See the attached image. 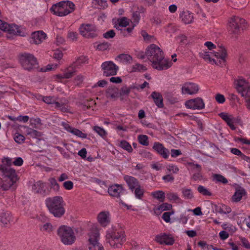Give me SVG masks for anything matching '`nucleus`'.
Instances as JSON below:
<instances>
[{
  "mask_svg": "<svg viewBox=\"0 0 250 250\" xmlns=\"http://www.w3.org/2000/svg\"><path fill=\"white\" fill-rule=\"evenodd\" d=\"M213 55L217 59H220L219 61H216L219 64L218 65H223L226 62V58L227 56V53L226 49L222 46H219L217 51L214 52Z\"/></svg>",
  "mask_w": 250,
  "mask_h": 250,
  "instance_id": "obj_17",
  "label": "nucleus"
},
{
  "mask_svg": "<svg viewBox=\"0 0 250 250\" xmlns=\"http://www.w3.org/2000/svg\"><path fill=\"white\" fill-rule=\"evenodd\" d=\"M89 250H104L103 247L98 242L99 237V230L95 226H93L89 233Z\"/></svg>",
  "mask_w": 250,
  "mask_h": 250,
  "instance_id": "obj_9",
  "label": "nucleus"
},
{
  "mask_svg": "<svg viewBox=\"0 0 250 250\" xmlns=\"http://www.w3.org/2000/svg\"><path fill=\"white\" fill-rule=\"evenodd\" d=\"M119 146L129 153H131L133 151V149L131 145L125 140L121 141Z\"/></svg>",
  "mask_w": 250,
  "mask_h": 250,
  "instance_id": "obj_36",
  "label": "nucleus"
},
{
  "mask_svg": "<svg viewBox=\"0 0 250 250\" xmlns=\"http://www.w3.org/2000/svg\"><path fill=\"white\" fill-rule=\"evenodd\" d=\"M19 61L24 69L30 71L38 67V63L34 56L30 53H21L19 56Z\"/></svg>",
  "mask_w": 250,
  "mask_h": 250,
  "instance_id": "obj_7",
  "label": "nucleus"
},
{
  "mask_svg": "<svg viewBox=\"0 0 250 250\" xmlns=\"http://www.w3.org/2000/svg\"><path fill=\"white\" fill-rule=\"evenodd\" d=\"M53 226L52 225L49 223H47L43 225H42L40 229L42 231H45L48 232H50L53 230Z\"/></svg>",
  "mask_w": 250,
  "mask_h": 250,
  "instance_id": "obj_51",
  "label": "nucleus"
},
{
  "mask_svg": "<svg viewBox=\"0 0 250 250\" xmlns=\"http://www.w3.org/2000/svg\"><path fill=\"white\" fill-rule=\"evenodd\" d=\"M116 34L113 30H110L103 34V37L105 39L113 38Z\"/></svg>",
  "mask_w": 250,
  "mask_h": 250,
  "instance_id": "obj_55",
  "label": "nucleus"
},
{
  "mask_svg": "<svg viewBox=\"0 0 250 250\" xmlns=\"http://www.w3.org/2000/svg\"><path fill=\"white\" fill-rule=\"evenodd\" d=\"M172 207V205L170 204L167 203H163L157 208L154 209V212L156 213H160L162 211L170 210Z\"/></svg>",
  "mask_w": 250,
  "mask_h": 250,
  "instance_id": "obj_31",
  "label": "nucleus"
},
{
  "mask_svg": "<svg viewBox=\"0 0 250 250\" xmlns=\"http://www.w3.org/2000/svg\"><path fill=\"white\" fill-rule=\"evenodd\" d=\"M215 99L216 101L219 104H223L225 101V98L224 96L219 93L216 94Z\"/></svg>",
  "mask_w": 250,
  "mask_h": 250,
  "instance_id": "obj_57",
  "label": "nucleus"
},
{
  "mask_svg": "<svg viewBox=\"0 0 250 250\" xmlns=\"http://www.w3.org/2000/svg\"><path fill=\"white\" fill-rule=\"evenodd\" d=\"M199 54H200V57H202L203 59H204L205 60H208L209 61V62H213L214 63L216 64V65H219V64L217 63L216 60L211 58L208 52L204 51L202 52H200L199 53Z\"/></svg>",
  "mask_w": 250,
  "mask_h": 250,
  "instance_id": "obj_39",
  "label": "nucleus"
},
{
  "mask_svg": "<svg viewBox=\"0 0 250 250\" xmlns=\"http://www.w3.org/2000/svg\"><path fill=\"white\" fill-rule=\"evenodd\" d=\"M134 194L136 198L142 199L144 196V189L141 187V185L138 186L133 190Z\"/></svg>",
  "mask_w": 250,
  "mask_h": 250,
  "instance_id": "obj_34",
  "label": "nucleus"
},
{
  "mask_svg": "<svg viewBox=\"0 0 250 250\" xmlns=\"http://www.w3.org/2000/svg\"><path fill=\"white\" fill-rule=\"evenodd\" d=\"M109 216V212L107 211L100 212L97 216L98 222L102 226L106 227L110 222Z\"/></svg>",
  "mask_w": 250,
  "mask_h": 250,
  "instance_id": "obj_20",
  "label": "nucleus"
},
{
  "mask_svg": "<svg viewBox=\"0 0 250 250\" xmlns=\"http://www.w3.org/2000/svg\"><path fill=\"white\" fill-rule=\"evenodd\" d=\"M219 115L227 123V125L232 130H235L236 129L235 126L233 125L235 122V118H234L232 115H229L227 113L225 112H222L220 113Z\"/></svg>",
  "mask_w": 250,
  "mask_h": 250,
  "instance_id": "obj_22",
  "label": "nucleus"
},
{
  "mask_svg": "<svg viewBox=\"0 0 250 250\" xmlns=\"http://www.w3.org/2000/svg\"><path fill=\"white\" fill-rule=\"evenodd\" d=\"M57 233L61 241L64 245H71L75 241L74 232L70 227L62 226L58 229Z\"/></svg>",
  "mask_w": 250,
  "mask_h": 250,
  "instance_id": "obj_6",
  "label": "nucleus"
},
{
  "mask_svg": "<svg viewBox=\"0 0 250 250\" xmlns=\"http://www.w3.org/2000/svg\"><path fill=\"white\" fill-rule=\"evenodd\" d=\"M63 185L64 188L67 190L72 189L73 188V183L71 181L64 182Z\"/></svg>",
  "mask_w": 250,
  "mask_h": 250,
  "instance_id": "obj_58",
  "label": "nucleus"
},
{
  "mask_svg": "<svg viewBox=\"0 0 250 250\" xmlns=\"http://www.w3.org/2000/svg\"><path fill=\"white\" fill-rule=\"evenodd\" d=\"M23 163V161L21 157L17 158L13 162V164L16 166H21Z\"/></svg>",
  "mask_w": 250,
  "mask_h": 250,
  "instance_id": "obj_62",
  "label": "nucleus"
},
{
  "mask_svg": "<svg viewBox=\"0 0 250 250\" xmlns=\"http://www.w3.org/2000/svg\"><path fill=\"white\" fill-rule=\"evenodd\" d=\"M71 133L82 138H86L87 136L86 134L83 133L81 130L76 128H73V129L71 131Z\"/></svg>",
  "mask_w": 250,
  "mask_h": 250,
  "instance_id": "obj_50",
  "label": "nucleus"
},
{
  "mask_svg": "<svg viewBox=\"0 0 250 250\" xmlns=\"http://www.w3.org/2000/svg\"><path fill=\"white\" fill-rule=\"evenodd\" d=\"M167 197L169 201H177L179 199L177 194L173 192L167 193Z\"/></svg>",
  "mask_w": 250,
  "mask_h": 250,
  "instance_id": "obj_54",
  "label": "nucleus"
},
{
  "mask_svg": "<svg viewBox=\"0 0 250 250\" xmlns=\"http://www.w3.org/2000/svg\"><path fill=\"white\" fill-rule=\"evenodd\" d=\"M106 97L116 100L119 97V89L115 86H109L106 90Z\"/></svg>",
  "mask_w": 250,
  "mask_h": 250,
  "instance_id": "obj_23",
  "label": "nucleus"
},
{
  "mask_svg": "<svg viewBox=\"0 0 250 250\" xmlns=\"http://www.w3.org/2000/svg\"><path fill=\"white\" fill-rule=\"evenodd\" d=\"M46 37V34L42 31H38L33 32L30 39V42L32 43L40 44Z\"/></svg>",
  "mask_w": 250,
  "mask_h": 250,
  "instance_id": "obj_19",
  "label": "nucleus"
},
{
  "mask_svg": "<svg viewBox=\"0 0 250 250\" xmlns=\"http://www.w3.org/2000/svg\"><path fill=\"white\" fill-rule=\"evenodd\" d=\"M110 45V43L107 42H104L99 44L97 45V48L101 51H104L108 49Z\"/></svg>",
  "mask_w": 250,
  "mask_h": 250,
  "instance_id": "obj_48",
  "label": "nucleus"
},
{
  "mask_svg": "<svg viewBox=\"0 0 250 250\" xmlns=\"http://www.w3.org/2000/svg\"><path fill=\"white\" fill-rule=\"evenodd\" d=\"M174 213L173 211L165 212L162 216V218L167 223L169 222L170 220V216Z\"/></svg>",
  "mask_w": 250,
  "mask_h": 250,
  "instance_id": "obj_56",
  "label": "nucleus"
},
{
  "mask_svg": "<svg viewBox=\"0 0 250 250\" xmlns=\"http://www.w3.org/2000/svg\"><path fill=\"white\" fill-rule=\"evenodd\" d=\"M213 180L216 182L226 184L228 183V180L223 175L219 174H215L213 175Z\"/></svg>",
  "mask_w": 250,
  "mask_h": 250,
  "instance_id": "obj_38",
  "label": "nucleus"
},
{
  "mask_svg": "<svg viewBox=\"0 0 250 250\" xmlns=\"http://www.w3.org/2000/svg\"><path fill=\"white\" fill-rule=\"evenodd\" d=\"M93 129L100 136L104 137L106 135V133L105 130L101 127L98 126H94Z\"/></svg>",
  "mask_w": 250,
  "mask_h": 250,
  "instance_id": "obj_53",
  "label": "nucleus"
},
{
  "mask_svg": "<svg viewBox=\"0 0 250 250\" xmlns=\"http://www.w3.org/2000/svg\"><path fill=\"white\" fill-rule=\"evenodd\" d=\"M45 187V183L42 181H39L34 184L33 186V190L36 193L45 196L46 194Z\"/></svg>",
  "mask_w": 250,
  "mask_h": 250,
  "instance_id": "obj_24",
  "label": "nucleus"
},
{
  "mask_svg": "<svg viewBox=\"0 0 250 250\" xmlns=\"http://www.w3.org/2000/svg\"><path fill=\"white\" fill-rule=\"evenodd\" d=\"M45 204L49 212L55 217H61L65 212L63 200L61 196H57L47 198L45 200Z\"/></svg>",
  "mask_w": 250,
  "mask_h": 250,
  "instance_id": "obj_3",
  "label": "nucleus"
},
{
  "mask_svg": "<svg viewBox=\"0 0 250 250\" xmlns=\"http://www.w3.org/2000/svg\"><path fill=\"white\" fill-rule=\"evenodd\" d=\"M151 96L153 98L154 103L158 108H161L164 107L163 98L161 93L154 91L151 93Z\"/></svg>",
  "mask_w": 250,
  "mask_h": 250,
  "instance_id": "obj_26",
  "label": "nucleus"
},
{
  "mask_svg": "<svg viewBox=\"0 0 250 250\" xmlns=\"http://www.w3.org/2000/svg\"><path fill=\"white\" fill-rule=\"evenodd\" d=\"M146 68L144 65L139 64L136 63L135 65H133L132 67L131 72H136V71H145L146 70Z\"/></svg>",
  "mask_w": 250,
  "mask_h": 250,
  "instance_id": "obj_44",
  "label": "nucleus"
},
{
  "mask_svg": "<svg viewBox=\"0 0 250 250\" xmlns=\"http://www.w3.org/2000/svg\"><path fill=\"white\" fill-rule=\"evenodd\" d=\"M119 26L121 27H125L129 25V21L126 17H122L117 20Z\"/></svg>",
  "mask_w": 250,
  "mask_h": 250,
  "instance_id": "obj_46",
  "label": "nucleus"
},
{
  "mask_svg": "<svg viewBox=\"0 0 250 250\" xmlns=\"http://www.w3.org/2000/svg\"><path fill=\"white\" fill-rule=\"evenodd\" d=\"M27 134L34 138H39L42 135V133L41 132L28 127H27Z\"/></svg>",
  "mask_w": 250,
  "mask_h": 250,
  "instance_id": "obj_37",
  "label": "nucleus"
},
{
  "mask_svg": "<svg viewBox=\"0 0 250 250\" xmlns=\"http://www.w3.org/2000/svg\"><path fill=\"white\" fill-rule=\"evenodd\" d=\"M125 190L122 185L119 184L112 185L108 188V192L109 195L118 198L124 193Z\"/></svg>",
  "mask_w": 250,
  "mask_h": 250,
  "instance_id": "obj_16",
  "label": "nucleus"
},
{
  "mask_svg": "<svg viewBox=\"0 0 250 250\" xmlns=\"http://www.w3.org/2000/svg\"><path fill=\"white\" fill-rule=\"evenodd\" d=\"M185 105L189 109L200 110L204 108L205 103L201 98L198 97L186 101Z\"/></svg>",
  "mask_w": 250,
  "mask_h": 250,
  "instance_id": "obj_13",
  "label": "nucleus"
},
{
  "mask_svg": "<svg viewBox=\"0 0 250 250\" xmlns=\"http://www.w3.org/2000/svg\"><path fill=\"white\" fill-rule=\"evenodd\" d=\"M81 35L87 38H93L97 36L95 33V27L90 24H82L80 28Z\"/></svg>",
  "mask_w": 250,
  "mask_h": 250,
  "instance_id": "obj_11",
  "label": "nucleus"
},
{
  "mask_svg": "<svg viewBox=\"0 0 250 250\" xmlns=\"http://www.w3.org/2000/svg\"><path fill=\"white\" fill-rule=\"evenodd\" d=\"M150 21L152 23L155 25H160L162 22L161 18L159 17H153L150 19Z\"/></svg>",
  "mask_w": 250,
  "mask_h": 250,
  "instance_id": "obj_59",
  "label": "nucleus"
},
{
  "mask_svg": "<svg viewBox=\"0 0 250 250\" xmlns=\"http://www.w3.org/2000/svg\"><path fill=\"white\" fill-rule=\"evenodd\" d=\"M0 172L2 177L0 178V190H7L18 180L15 170L0 164Z\"/></svg>",
  "mask_w": 250,
  "mask_h": 250,
  "instance_id": "obj_2",
  "label": "nucleus"
},
{
  "mask_svg": "<svg viewBox=\"0 0 250 250\" xmlns=\"http://www.w3.org/2000/svg\"><path fill=\"white\" fill-rule=\"evenodd\" d=\"M236 89L242 97H246L250 93V86L245 79H238L236 83Z\"/></svg>",
  "mask_w": 250,
  "mask_h": 250,
  "instance_id": "obj_12",
  "label": "nucleus"
},
{
  "mask_svg": "<svg viewBox=\"0 0 250 250\" xmlns=\"http://www.w3.org/2000/svg\"><path fill=\"white\" fill-rule=\"evenodd\" d=\"M115 60L117 61H122L123 62L125 63H130L132 60V58L129 55L126 54H121L116 57Z\"/></svg>",
  "mask_w": 250,
  "mask_h": 250,
  "instance_id": "obj_33",
  "label": "nucleus"
},
{
  "mask_svg": "<svg viewBox=\"0 0 250 250\" xmlns=\"http://www.w3.org/2000/svg\"><path fill=\"white\" fill-rule=\"evenodd\" d=\"M246 190L244 188L239 187L236 188V191L232 197V200L234 202H238L241 201L242 197L246 195Z\"/></svg>",
  "mask_w": 250,
  "mask_h": 250,
  "instance_id": "obj_25",
  "label": "nucleus"
},
{
  "mask_svg": "<svg viewBox=\"0 0 250 250\" xmlns=\"http://www.w3.org/2000/svg\"><path fill=\"white\" fill-rule=\"evenodd\" d=\"M247 27L245 20L239 17L233 16L229 21L228 31L232 38L236 39L241 33V30Z\"/></svg>",
  "mask_w": 250,
  "mask_h": 250,
  "instance_id": "obj_5",
  "label": "nucleus"
},
{
  "mask_svg": "<svg viewBox=\"0 0 250 250\" xmlns=\"http://www.w3.org/2000/svg\"><path fill=\"white\" fill-rule=\"evenodd\" d=\"M153 149L163 158H168L169 154V151L168 149L164 147L162 144L159 142H155L153 146Z\"/></svg>",
  "mask_w": 250,
  "mask_h": 250,
  "instance_id": "obj_18",
  "label": "nucleus"
},
{
  "mask_svg": "<svg viewBox=\"0 0 250 250\" xmlns=\"http://www.w3.org/2000/svg\"><path fill=\"white\" fill-rule=\"evenodd\" d=\"M76 67L72 64L69 67L67 68L64 72V77L65 79H69L72 78L75 74Z\"/></svg>",
  "mask_w": 250,
  "mask_h": 250,
  "instance_id": "obj_30",
  "label": "nucleus"
},
{
  "mask_svg": "<svg viewBox=\"0 0 250 250\" xmlns=\"http://www.w3.org/2000/svg\"><path fill=\"white\" fill-rule=\"evenodd\" d=\"M103 70V75L105 77H109L117 74L119 67L112 61H106L101 65Z\"/></svg>",
  "mask_w": 250,
  "mask_h": 250,
  "instance_id": "obj_10",
  "label": "nucleus"
},
{
  "mask_svg": "<svg viewBox=\"0 0 250 250\" xmlns=\"http://www.w3.org/2000/svg\"><path fill=\"white\" fill-rule=\"evenodd\" d=\"M165 98L171 104H174L178 101L177 98L174 97L170 92H166L165 93Z\"/></svg>",
  "mask_w": 250,
  "mask_h": 250,
  "instance_id": "obj_45",
  "label": "nucleus"
},
{
  "mask_svg": "<svg viewBox=\"0 0 250 250\" xmlns=\"http://www.w3.org/2000/svg\"><path fill=\"white\" fill-rule=\"evenodd\" d=\"M182 154L181 151L179 149H174L171 150V156L172 157H176Z\"/></svg>",
  "mask_w": 250,
  "mask_h": 250,
  "instance_id": "obj_63",
  "label": "nucleus"
},
{
  "mask_svg": "<svg viewBox=\"0 0 250 250\" xmlns=\"http://www.w3.org/2000/svg\"><path fill=\"white\" fill-rule=\"evenodd\" d=\"M25 140V138L23 135L18 133H16L14 137V140L16 143L18 144H21L23 143Z\"/></svg>",
  "mask_w": 250,
  "mask_h": 250,
  "instance_id": "obj_52",
  "label": "nucleus"
},
{
  "mask_svg": "<svg viewBox=\"0 0 250 250\" xmlns=\"http://www.w3.org/2000/svg\"><path fill=\"white\" fill-rule=\"evenodd\" d=\"M180 18L182 21L185 24H189L192 22L193 21V16L188 11H183L180 14Z\"/></svg>",
  "mask_w": 250,
  "mask_h": 250,
  "instance_id": "obj_28",
  "label": "nucleus"
},
{
  "mask_svg": "<svg viewBox=\"0 0 250 250\" xmlns=\"http://www.w3.org/2000/svg\"><path fill=\"white\" fill-rule=\"evenodd\" d=\"M146 12V9L142 6L137 7L135 11L132 13V20L135 25L137 24L140 20V14H144Z\"/></svg>",
  "mask_w": 250,
  "mask_h": 250,
  "instance_id": "obj_27",
  "label": "nucleus"
},
{
  "mask_svg": "<svg viewBox=\"0 0 250 250\" xmlns=\"http://www.w3.org/2000/svg\"><path fill=\"white\" fill-rule=\"evenodd\" d=\"M145 54L152 62V66L154 69L166 70L172 65L170 61L165 59L163 51L156 44H150L147 48Z\"/></svg>",
  "mask_w": 250,
  "mask_h": 250,
  "instance_id": "obj_1",
  "label": "nucleus"
},
{
  "mask_svg": "<svg viewBox=\"0 0 250 250\" xmlns=\"http://www.w3.org/2000/svg\"><path fill=\"white\" fill-rule=\"evenodd\" d=\"M87 61V58L82 56L78 58L77 60L73 62V65L74 66V67H78L82 64L85 63Z\"/></svg>",
  "mask_w": 250,
  "mask_h": 250,
  "instance_id": "obj_41",
  "label": "nucleus"
},
{
  "mask_svg": "<svg viewBox=\"0 0 250 250\" xmlns=\"http://www.w3.org/2000/svg\"><path fill=\"white\" fill-rule=\"evenodd\" d=\"M184 197L188 199H191L194 197L193 192L190 189L184 188L182 190Z\"/></svg>",
  "mask_w": 250,
  "mask_h": 250,
  "instance_id": "obj_40",
  "label": "nucleus"
},
{
  "mask_svg": "<svg viewBox=\"0 0 250 250\" xmlns=\"http://www.w3.org/2000/svg\"><path fill=\"white\" fill-rule=\"evenodd\" d=\"M151 195L154 198L159 200L161 202H163L166 198L165 192L162 190L152 192Z\"/></svg>",
  "mask_w": 250,
  "mask_h": 250,
  "instance_id": "obj_35",
  "label": "nucleus"
},
{
  "mask_svg": "<svg viewBox=\"0 0 250 250\" xmlns=\"http://www.w3.org/2000/svg\"><path fill=\"white\" fill-rule=\"evenodd\" d=\"M106 238L108 240L107 242L114 248L121 247L123 243L125 240L124 233L121 231L120 232L114 231H111L110 232L109 231L106 235Z\"/></svg>",
  "mask_w": 250,
  "mask_h": 250,
  "instance_id": "obj_8",
  "label": "nucleus"
},
{
  "mask_svg": "<svg viewBox=\"0 0 250 250\" xmlns=\"http://www.w3.org/2000/svg\"><path fill=\"white\" fill-rule=\"evenodd\" d=\"M49 181L51 188H53V189L56 191H58L59 190V185L54 178H50Z\"/></svg>",
  "mask_w": 250,
  "mask_h": 250,
  "instance_id": "obj_47",
  "label": "nucleus"
},
{
  "mask_svg": "<svg viewBox=\"0 0 250 250\" xmlns=\"http://www.w3.org/2000/svg\"><path fill=\"white\" fill-rule=\"evenodd\" d=\"M198 191L204 196H211V193L208 190L203 186H199L197 188Z\"/></svg>",
  "mask_w": 250,
  "mask_h": 250,
  "instance_id": "obj_42",
  "label": "nucleus"
},
{
  "mask_svg": "<svg viewBox=\"0 0 250 250\" xmlns=\"http://www.w3.org/2000/svg\"><path fill=\"white\" fill-rule=\"evenodd\" d=\"M155 241L161 244L172 245L174 243V239L170 234L165 233H161L155 237Z\"/></svg>",
  "mask_w": 250,
  "mask_h": 250,
  "instance_id": "obj_15",
  "label": "nucleus"
},
{
  "mask_svg": "<svg viewBox=\"0 0 250 250\" xmlns=\"http://www.w3.org/2000/svg\"><path fill=\"white\" fill-rule=\"evenodd\" d=\"M78 35V34L76 32H71L68 33V37L71 41H75L77 40Z\"/></svg>",
  "mask_w": 250,
  "mask_h": 250,
  "instance_id": "obj_61",
  "label": "nucleus"
},
{
  "mask_svg": "<svg viewBox=\"0 0 250 250\" xmlns=\"http://www.w3.org/2000/svg\"><path fill=\"white\" fill-rule=\"evenodd\" d=\"M240 240L244 247L247 249H250V243L246 238L241 237Z\"/></svg>",
  "mask_w": 250,
  "mask_h": 250,
  "instance_id": "obj_60",
  "label": "nucleus"
},
{
  "mask_svg": "<svg viewBox=\"0 0 250 250\" xmlns=\"http://www.w3.org/2000/svg\"><path fill=\"white\" fill-rule=\"evenodd\" d=\"M124 179L129 189L132 191H133L134 188L140 185L139 181L133 176L125 175L124 177Z\"/></svg>",
  "mask_w": 250,
  "mask_h": 250,
  "instance_id": "obj_21",
  "label": "nucleus"
},
{
  "mask_svg": "<svg viewBox=\"0 0 250 250\" xmlns=\"http://www.w3.org/2000/svg\"><path fill=\"white\" fill-rule=\"evenodd\" d=\"M199 90L198 84L193 83H186L181 88V92L183 94L193 95L197 93Z\"/></svg>",
  "mask_w": 250,
  "mask_h": 250,
  "instance_id": "obj_14",
  "label": "nucleus"
},
{
  "mask_svg": "<svg viewBox=\"0 0 250 250\" xmlns=\"http://www.w3.org/2000/svg\"><path fill=\"white\" fill-rule=\"evenodd\" d=\"M139 143L141 145L147 146L148 145V137L146 135H140L138 138Z\"/></svg>",
  "mask_w": 250,
  "mask_h": 250,
  "instance_id": "obj_43",
  "label": "nucleus"
},
{
  "mask_svg": "<svg viewBox=\"0 0 250 250\" xmlns=\"http://www.w3.org/2000/svg\"><path fill=\"white\" fill-rule=\"evenodd\" d=\"M0 222L4 225H8L12 221V217L8 211L2 212L0 216Z\"/></svg>",
  "mask_w": 250,
  "mask_h": 250,
  "instance_id": "obj_29",
  "label": "nucleus"
},
{
  "mask_svg": "<svg viewBox=\"0 0 250 250\" xmlns=\"http://www.w3.org/2000/svg\"><path fill=\"white\" fill-rule=\"evenodd\" d=\"M75 9V5L73 2L64 0L54 4L50 11L55 15L63 17L73 12Z\"/></svg>",
  "mask_w": 250,
  "mask_h": 250,
  "instance_id": "obj_4",
  "label": "nucleus"
},
{
  "mask_svg": "<svg viewBox=\"0 0 250 250\" xmlns=\"http://www.w3.org/2000/svg\"><path fill=\"white\" fill-rule=\"evenodd\" d=\"M130 92V88H128L126 86L122 87L120 90H119V97H122L124 95L128 96Z\"/></svg>",
  "mask_w": 250,
  "mask_h": 250,
  "instance_id": "obj_49",
  "label": "nucleus"
},
{
  "mask_svg": "<svg viewBox=\"0 0 250 250\" xmlns=\"http://www.w3.org/2000/svg\"><path fill=\"white\" fill-rule=\"evenodd\" d=\"M63 56V54L62 52L60 50H57L54 53V58L57 60H60L62 58Z\"/></svg>",
  "mask_w": 250,
  "mask_h": 250,
  "instance_id": "obj_64",
  "label": "nucleus"
},
{
  "mask_svg": "<svg viewBox=\"0 0 250 250\" xmlns=\"http://www.w3.org/2000/svg\"><path fill=\"white\" fill-rule=\"evenodd\" d=\"M7 31L10 34H13L14 35H18L22 36L21 34V31L19 29V27L15 24H9V27H7Z\"/></svg>",
  "mask_w": 250,
  "mask_h": 250,
  "instance_id": "obj_32",
  "label": "nucleus"
}]
</instances>
